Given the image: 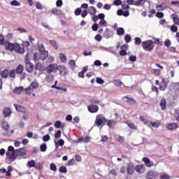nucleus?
Instances as JSON below:
<instances>
[{"label":"nucleus","mask_w":179,"mask_h":179,"mask_svg":"<svg viewBox=\"0 0 179 179\" xmlns=\"http://www.w3.org/2000/svg\"><path fill=\"white\" fill-rule=\"evenodd\" d=\"M6 157L10 162H15L17 159V155L16 154V150L13 146L10 145L8 147V151L6 152Z\"/></svg>","instance_id":"nucleus-1"},{"label":"nucleus","mask_w":179,"mask_h":179,"mask_svg":"<svg viewBox=\"0 0 179 179\" xmlns=\"http://www.w3.org/2000/svg\"><path fill=\"white\" fill-rule=\"evenodd\" d=\"M1 76L3 79H8L9 77L15 79L16 78V73L15 69L10 71L9 69H5L1 71Z\"/></svg>","instance_id":"nucleus-2"},{"label":"nucleus","mask_w":179,"mask_h":179,"mask_svg":"<svg viewBox=\"0 0 179 179\" xmlns=\"http://www.w3.org/2000/svg\"><path fill=\"white\" fill-rule=\"evenodd\" d=\"M142 47L145 51L151 52L155 48V42L152 40H148L142 42Z\"/></svg>","instance_id":"nucleus-3"},{"label":"nucleus","mask_w":179,"mask_h":179,"mask_svg":"<svg viewBox=\"0 0 179 179\" xmlns=\"http://www.w3.org/2000/svg\"><path fill=\"white\" fill-rule=\"evenodd\" d=\"M107 122V119L101 114L96 116L95 119V127H104Z\"/></svg>","instance_id":"nucleus-4"},{"label":"nucleus","mask_w":179,"mask_h":179,"mask_svg":"<svg viewBox=\"0 0 179 179\" xmlns=\"http://www.w3.org/2000/svg\"><path fill=\"white\" fill-rule=\"evenodd\" d=\"M24 71V66H23L22 64H19L16 67L15 72V73H17V75H22L21 76V79H26V73H23Z\"/></svg>","instance_id":"nucleus-5"},{"label":"nucleus","mask_w":179,"mask_h":179,"mask_svg":"<svg viewBox=\"0 0 179 179\" xmlns=\"http://www.w3.org/2000/svg\"><path fill=\"white\" fill-rule=\"evenodd\" d=\"M27 167H28L29 169H31L32 167H34V169H36V170H41L42 169L41 164H36V161L33 159L31 161H28L27 164Z\"/></svg>","instance_id":"nucleus-6"},{"label":"nucleus","mask_w":179,"mask_h":179,"mask_svg":"<svg viewBox=\"0 0 179 179\" xmlns=\"http://www.w3.org/2000/svg\"><path fill=\"white\" fill-rule=\"evenodd\" d=\"M58 64H52L48 66L45 69V71L47 73H52V72H57Z\"/></svg>","instance_id":"nucleus-7"},{"label":"nucleus","mask_w":179,"mask_h":179,"mask_svg":"<svg viewBox=\"0 0 179 179\" xmlns=\"http://www.w3.org/2000/svg\"><path fill=\"white\" fill-rule=\"evenodd\" d=\"M57 71H59V74L61 76H66L68 75V70L65 66H57Z\"/></svg>","instance_id":"nucleus-8"},{"label":"nucleus","mask_w":179,"mask_h":179,"mask_svg":"<svg viewBox=\"0 0 179 179\" xmlns=\"http://www.w3.org/2000/svg\"><path fill=\"white\" fill-rule=\"evenodd\" d=\"M134 170L138 174H143V173L146 171V168L145 167V165L139 164L134 167Z\"/></svg>","instance_id":"nucleus-9"},{"label":"nucleus","mask_w":179,"mask_h":179,"mask_svg":"<svg viewBox=\"0 0 179 179\" xmlns=\"http://www.w3.org/2000/svg\"><path fill=\"white\" fill-rule=\"evenodd\" d=\"M87 110L91 114H94L99 111V106L92 103L87 106Z\"/></svg>","instance_id":"nucleus-10"},{"label":"nucleus","mask_w":179,"mask_h":179,"mask_svg":"<svg viewBox=\"0 0 179 179\" xmlns=\"http://www.w3.org/2000/svg\"><path fill=\"white\" fill-rule=\"evenodd\" d=\"M127 173L129 174V176H132V174L135 173V166H134V164H127Z\"/></svg>","instance_id":"nucleus-11"},{"label":"nucleus","mask_w":179,"mask_h":179,"mask_svg":"<svg viewBox=\"0 0 179 179\" xmlns=\"http://www.w3.org/2000/svg\"><path fill=\"white\" fill-rule=\"evenodd\" d=\"M14 51L17 54H24V46L23 45L20 46V45L15 43Z\"/></svg>","instance_id":"nucleus-12"},{"label":"nucleus","mask_w":179,"mask_h":179,"mask_svg":"<svg viewBox=\"0 0 179 179\" xmlns=\"http://www.w3.org/2000/svg\"><path fill=\"white\" fill-rule=\"evenodd\" d=\"M16 155L17 157H19V156H26V155H27V150L24 148L17 149Z\"/></svg>","instance_id":"nucleus-13"},{"label":"nucleus","mask_w":179,"mask_h":179,"mask_svg":"<svg viewBox=\"0 0 179 179\" xmlns=\"http://www.w3.org/2000/svg\"><path fill=\"white\" fill-rule=\"evenodd\" d=\"M142 162H143L146 167H153V166H155V164L153 163V162L150 161V159L146 157H144L142 159Z\"/></svg>","instance_id":"nucleus-14"},{"label":"nucleus","mask_w":179,"mask_h":179,"mask_svg":"<svg viewBox=\"0 0 179 179\" xmlns=\"http://www.w3.org/2000/svg\"><path fill=\"white\" fill-rule=\"evenodd\" d=\"M25 69L27 72H28V73H32L33 71H34V64H33V63H25Z\"/></svg>","instance_id":"nucleus-15"},{"label":"nucleus","mask_w":179,"mask_h":179,"mask_svg":"<svg viewBox=\"0 0 179 179\" xmlns=\"http://www.w3.org/2000/svg\"><path fill=\"white\" fill-rule=\"evenodd\" d=\"M167 86H168V83L167 81H166V78H162V83L159 85V90L164 92V90L167 89Z\"/></svg>","instance_id":"nucleus-16"},{"label":"nucleus","mask_w":179,"mask_h":179,"mask_svg":"<svg viewBox=\"0 0 179 179\" xmlns=\"http://www.w3.org/2000/svg\"><path fill=\"white\" fill-rule=\"evenodd\" d=\"M157 177H158L157 173L153 171H150L146 174V178L148 179H155V178H157Z\"/></svg>","instance_id":"nucleus-17"},{"label":"nucleus","mask_w":179,"mask_h":179,"mask_svg":"<svg viewBox=\"0 0 179 179\" xmlns=\"http://www.w3.org/2000/svg\"><path fill=\"white\" fill-rule=\"evenodd\" d=\"M15 47H16V43H5V48L8 51H15Z\"/></svg>","instance_id":"nucleus-18"},{"label":"nucleus","mask_w":179,"mask_h":179,"mask_svg":"<svg viewBox=\"0 0 179 179\" xmlns=\"http://www.w3.org/2000/svg\"><path fill=\"white\" fill-rule=\"evenodd\" d=\"M14 107L15 110L18 111V113H22L23 114H26V108H24V106L15 103Z\"/></svg>","instance_id":"nucleus-19"},{"label":"nucleus","mask_w":179,"mask_h":179,"mask_svg":"<svg viewBox=\"0 0 179 179\" xmlns=\"http://www.w3.org/2000/svg\"><path fill=\"white\" fill-rule=\"evenodd\" d=\"M166 128L169 131H174V129H177V128H178V123H169L167 124Z\"/></svg>","instance_id":"nucleus-20"},{"label":"nucleus","mask_w":179,"mask_h":179,"mask_svg":"<svg viewBox=\"0 0 179 179\" xmlns=\"http://www.w3.org/2000/svg\"><path fill=\"white\" fill-rule=\"evenodd\" d=\"M10 114H12V110L9 108H4L3 110V115L5 118L8 117H10Z\"/></svg>","instance_id":"nucleus-21"},{"label":"nucleus","mask_w":179,"mask_h":179,"mask_svg":"<svg viewBox=\"0 0 179 179\" xmlns=\"http://www.w3.org/2000/svg\"><path fill=\"white\" fill-rule=\"evenodd\" d=\"M122 100L125 101V103H132L133 104H136V101L134 99V98H129L128 96H124Z\"/></svg>","instance_id":"nucleus-22"},{"label":"nucleus","mask_w":179,"mask_h":179,"mask_svg":"<svg viewBox=\"0 0 179 179\" xmlns=\"http://www.w3.org/2000/svg\"><path fill=\"white\" fill-rule=\"evenodd\" d=\"M159 106L162 110H166V108L167 107V101H166L165 99H161Z\"/></svg>","instance_id":"nucleus-23"},{"label":"nucleus","mask_w":179,"mask_h":179,"mask_svg":"<svg viewBox=\"0 0 179 179\" xmlns=\"http://www.w3.org/2000/svg\"><path fill=\"white\" fill-rule=\"evenodd\" d=\"M117 124V122L115 120H107L106 121V125H108V127L109 128H114V126Z\"/></svg>","instance_id":"nucleus-24"},{"label":"nucleus","mask_w":179,"mask_h":179,"mask_svg":"<svg viewBox=\"0 0 179 179\" xmlns=\"http://www.w3.org/2000/svg\"><path fill=\"white\" fill-rule=\"evenodd\" d=\"M48 57V53H47L45 51H42L40 53V61H45V59H47Z\"/></svg>","instance_id":"nucleus-25"},{"label":"nucleus","mask_w":179,"mask_h":179,"mask_svg":"<svg viewBox=\"0 0 179 179\" xmlns=\"http://www.w3.org/2000/svg\"><path fill=\"white\" fill-rule=\"evenodd\" d=\"M22 92H23V87H15L13 90L15 94H22Z\"/></svg>","instance_id":"nucleus-26"},{"label":"nucleus","mask_w":179,"mask_h":179,"mask_svg":"<svg viewBox=\"0 0 179 179\" xmlns=\"http://www.w3.org/2000/svg\"><path fill=\"white\" fill-rule=\"evenodd\" d=\"M173 17V23L175 24H177L178 26H179V17H178V15H176V14H173L172 15Z\"/></svg>","instance_id":"nucleus-27"},{"label":"nucleus","mask_w":179,"mask_h":179,"mask_svg":"<svg viewBox=\"0 0 179 179\" xmlns=\"http://www.w3.org/2000/svg\"><path fill=\"white\" fill-rule=\"evenodd\" d=\"M34 89L31 88L30 86H29L27 88H25V93L27 94V96H31Z\"/></svg>","instance_id":"nucleus-28"},{"label":"nucleus","mask_w":179,"mask_h":179,"mask_svg":"<svg viewBox=\"0 0 179 179\" xmlns=\"http://www.w3.org/2000/svg\"><path fill=\"white\" fill-rule=\"evenodd\" d=\"M1 128L4 129V131H9V123H8V122H3Z\"/></svg>","instance_id":"nucleus-29"},{"label":"nucleus","mask_w":179,"mask_h":179,"mask_svg":"<svg viewBox=\"0 0 179 179\" xmlns=\"http://www.w3.org/2000/svg\"><path fill=\"white\" fill-rule=\"evenodd\" d=\"M125 124H127V125H128L131 129H138V127L135 125V124H134V122H126Z\"/></svg>","instance_id":"nucleus-30"},{"label":"nucleus","mask_w":179,"mask_h":179,"mask_svg":"<svg viewBox=\"0 0 179 179\" xmlns=\"http://www.w3.org/2000/svg\"><path fill=\"white\" fill-rule=\"evenodd\" d=\"M144 3H146V0H136L134 1V5H136V6H139L141 5H143Z\"/></svg>","instance_id":"nucleus-31"},{"label":"nucleus","mask_w":179,"mask_h":179,"mask_svg":"<svg viewBox=\"0 0 179 179\" xmlns=\"http://www.w3.org/2000/svg\"><path fill=\"white\" fill-rule=\"evenodd\" d=\"M50 44L55 48V50H58V43H57V41L55 40L50 41Z\"/></svg>","instance_id":"nucleus-32"},{"label":"nucleus","mask_w":179,"mask_h":179,"mask_svg":"<svg viewBox=\"0 0 179 179\" xmlns=\"http://www.w3.org/2000/svg\"><path fill=\"white\" fill-rule=\"evenodd\" d=\"M54 127L55 128H64V125L62 126V122L59 121V120H57L55 122V124H54Z\"/></svg>","instance_id":"nucleus-33"},{"label":"nucleus","mask_w":179,"mask_h":179,"mask_svg":"<svg viewBox=\"0 0 179 179\" xmlns=\"http://www.w3.org/2000/svg\"><path fill=\"white\" fill-rule=\"evenodd\" d=\"M152 73H154L155 76H160V75H162V70L159 69H153Z\"/></svg>","instance_id":"nucleus-34"},{"label":"nucleus","mask_w":179,"mask_h":179,"mask_svg":"<svg viewBox=\"0 0 179 179\" xmlns=\"http://www.w3.org/2000/svg\"><path fill=\"white\" fill-rule=\"evenodd\" d=\"M98 26H100V27H107V21L106 20H101Z\"/></svg>","instance_id":"nucleus-35"},{"label":"nucleus","mask_w":179,"mask_h":179,"mask_svg":"<svg viewBox=\"0 0 179 179\" xmlns=\"http://www.w3.org/2000/svg\"><path fill=\"white\" fill-rule=\"evenodd\" d=\"M90 103H91V104H94H94H100V103H101V101H100L97 99L93 98L90 100Z\"/></svg>","instance_id":"nucleus-36"},{"label":"nucleus","mask_w":179,"mask_h":179,"mask_svg":"<svg viewBox=\"0 0 179 179\" xmlns=\"http://www.w3.org/2000/svg\"><path fill=\"white\" fill-rule=\"evenodd\" d=\"M45 80L46 82H52V80H54V76L51 74H48L46 76Z\"/></svg>","instance_id":"nucleus-37"},{"label":"nucleus","mask_w":179,"mask_h":179,"mask_svg":"<svg viewBox=\"0 0 179 179\" xmlns=\"http://www.w3.org/2000/svg\"><path fill=\"white\" fill-rule=\"evenodd\" d=\"M29 86L34 90V89H38V83L34 81L31 83V84Z\"/></svg>","instance_id":"nucleus-38"},{"label":"nucleus","mask_w":179,"mask_h":179,"mask_svg":"<svg viewBox=\"0 0 179 179\" xmlns=\"http://www.w3.org/2000/svg\"><path fill=\"white\" fill-rule=\"evenodd\" d=\"M59 173H63L64 174H66L68 173V169H66V166H62L59 169Z\"/></svg>","instance_id":"nucleus-39"},{"label":"nucleus","mask_w":179,"mask_h":179,"mask_svg":"<svg viewBox=\"0 0 179 179\" xmlns=\"http://www.w3.org/2000/svg\"><path fill=\"white\" fill-rule=\"evenodd\" d=\"M154 44H157V45H159V47H163V42L160 41V38H154Z\"/></svg>","instance_id":"nucleus-40"},{"label":"nucleus","mask_w":179,"mask_h":179,"mask_svg":"<svg viewBox=\"0 0 179 179\" xmlns=\"http://www.w3.org/2000/svg\"><path fill=\"white\" fill-rule=\"evenodd\" d=\"M31 54L27 53L24 57V64L30 63V57Z\"/></svg>","instance_id":"nucleus-41"},{"label":"nucleus","mask_w":179,"mask_h":179,"mask_svg":"<svg viewBox=\"0 0 179 179\" xmlns=\"http://www.w3.org/2000/svg\"><path fill=\"white\" fill-rule=\"evenodd\" d=\"M59 59H60L61 62H66V55L61 53L59 55Z\"/></svg>","instance_id":"nucleus-42"},{"label":"nucleus","mask_w":179,"mask_h":179,"mask_svg":"<svg viewBox=\"0 0 179 179\" xmlns=\"http://www.w3.org/2000/svg\"><path fill=\"white\" fill-rule=\"evenodd\" d=\"M125 34V31L124 30V28H118L117 30V34L118 36H122V34Z\"/></svg>","instance_id":"nucleus-43"},{"label":"nucleus","mask_w":179,"mask_h":179,"mask_svg":"<svg viewBox=\"0 0 179 179\" xmlns=\"http://www.w3.org/2000/svg\"><path fill=\"white\" fill-rule=\"evenodd\" d=\"M10 5H11V6H20V2L17 0H13L10 1Z\"/></svg>","instance_id":"nucleus-44"},{"label":"nucleus","mask_w":179,"mask_h":179,"mask_svg":"<svg viewBox=\"0 0 179 179\" xmlns=\"http://www.w3.org/2000/svg\"><path fill=\"white\" fill-rule=\"evenodd\" d=\"M134 41H135L136 45H141V44H142V39H141V38L139 37H136L134 38Z\"/></svg>","instance_id":"nucleus-45"},{"label":"nucleus","mask_w":179,"mask_h":179,"mask_svg":"<svg viewBox=\"0 0 179 179\" xmlns=\"http://www.w3.org/2000/svg\"><path fill=\"white\" fill-rule=\"evenodd\" d=\"M140 120L143 122V124H145V125H148V124H149V120L143 116H140Z\"/></svg>","instance_id":"nucleus-46"},{"label":"nucleus","mask_w":179,"mask_h":179,"mask_svg":"<svg viewBox=\"0 0 179 179\" xmlns=\"http://www.w3.org/2000/svg\"><path fill=\"white\" fill-rule=\"evenodd\" d=\"M35 69L36 71H43V64L41 63H38L35 66Z\"/></svg>","instance_id":"nucleus-47"},{"label":"nucleus","mask_w":179,"mask_h":179,"mask_svg":"<svg viewBox=\"0 0 179 179\" xmlns=\"http://www.w3.org/2000/svg\"><path fill=\"white\" fill-rule=\"evenodd\" d=\"M113 83L115 86H117L118 87L122 85V83L121 82V80H113Z\"/></svg>","instance_id":"nucleus-48"},{"label":"nucleus","mask_w":179,"mask_h":179,"mask_svg":"<svg viewBox=\"0 0 179 179\" xmlns=\"http://www.w3.org/2000/svg\"><path fill=\"white\" fill-rule=\"evenodd\" d=\"M52 13H53V15H61V11L58 10V8H52Z\"/></svg>","instance_id":"nucleus-49"},{"label":"nucleus","mask_w":179,"mask_h":179,"mask_svg":"<svg viewBox=\"0 0 179 179\" xmlns=\"http://www.w3.org/2000/svg\"><path fill=\"white\" fill-rule=\"evenodd\" d=\"M50 167L52 171H54V172L57 171V165H55V164L51 163L50 165Z\"/></svg>","instance_id":"nucleus-50"},{"label":"nucleus","mask_w":179,"mask_h":179,"mask_svg":"<svg viewBox=\"0 0 179 179\" xmlns=\"http://www.w3.org/2000/svg\"><path fill=\"white\" fill-rule=\"evenodd\" d=\"M171 30L173 33H177L178 31V27L173 24L171 27Z\"/></svg>","instance_id":"nucleus-51"},{"label":"nucleus","mask_w":179,"mask_h":179,"mask_svg":"<svg viewBox=\"0 0 179 179\" xmlns=\"http://www.w3.org/2000/svg\"><path fill=\"white\" fill-rule=\"evenodd\" d=\"M34 61H40V54L35 52L34 54Z\"/></svg>","instance_id":"nucleus-52"},{"label":"nucleus","mask_w":179,"mask_h":179,"mask_svg":"<svg viewBox=\"0 0 179 179\" xmlns=\"http://www.w3.org/2000/svg\"><path fill=\"white\" fill-rule=\"evenodd\" d=\"M40 150L41 152H45V150H47V144L43 143L41 145Z\"/></svg>","instance_id":"nucleus-53"},{"label":"nucleus","mask_w":179,"mask_h":179,"mask_svg":"<svg viewBox=\"0 0 179 179\" xmlns=\"http://www.w3.org/2000/svg\"><path fill=\"white\" fill-rule=\"evenodd\" d=\"M61 130H57V132L55 134V139H59L61 138Z\"/></svg>","instance_id":"nucleus-54"},{"label":"nucleus","mask_w":179,"mask_h":179,"mask_svg":"<svg viewBox=\"0 0 179 179\" xmlns=\"http://www.w3.org/2000/svg\"><path fill=\"white\" fill-rule=\"evenodd\" d=\"M90 13L91 15H96V12H97V10H96V8L91 6L90 7Z\"/></svg>","instance_id":"nucleus-55"},{"label":"nucleus","mask_w":179,"mask_h":179,"mask_svg":"<svg viewBox=\"0 0 179 179\" xmlns=\"http://www.w3.org/2000/svg\"><path fill=\"white\" fill-rule=\"evenodd\" d=\"M131 35L129 34H127L125 36H124V41L126 43H131Z\"/></svg>","instance_id":"nucleus-56"},{"label":"nucleus","mask_w":179,"mask_h":179,"mask_svg":"<svg viewBox=\"0 0 179 179\" xmlns=\"http://www.w3.org/2000/svg\"><path fill=\"white\" fill-rule=\"evenodd\" d=\"M92 29L93 31H97V30H99V24L94 23L92 26Z\"/></svg>","instance_id":"nucleus-57"},{"label":"nucleus","mask_w":179,"mask_h":179,"mask_svg":"<svg viewBox=\"0 0 179 179\" xmlns=\"http://www.w3.org/2000/svg\"><path fill=\"white\" fill-rule=\"evenodd\" d=\"M122 3V1L121 0H115L113 1V5L115 6H120Z\"/></svg>","instance_id":"nucleus-58"},{"label":"nucleus","mask_w":179,"mask_h":179,"mask_svg":"<svg viewBox=\"0 0 179 179\" xmlns=\"http://www.w3.org/2000/svg\"><path fill=\"white\" fill-rule=\"evenodd\" d=\"M82 13V9L80 8H78L75 10V15L76 16H79Z\"/></svg>","instance_id":"nucleus-59"},{"label":"nucleus","mask_w":179,"mask_h":179,"mask_svg":"<svg viewBox=\"0 0 179 179\" xmlns=\"http://www.w3.org/2000/svg\"><path fill=\"white\" fill-rule=\"evenodd\" d=\"M156 16L159 19H162V18L164 17V14L163 13H162V12H157L156 13Z\"/></svg>","instance_id":"nucleus-60"},{"label":"nucleus","mask_w":179,"mask_h":179,"mask_svg":"<svg viewBox=\"0 0 179 179\" xmlns=\"http://www.w3.org/2000/svg\"><path fill=\"white\" fill-rule=\"evenodd\" d=\"M164 45L165 47H170V45H171V41H170V39H166L164 41Z\"/></svg>","instance_id":"nucleus-61"},{"label":"nucleus","mask_w":179,"mask_h":179,"mask_svg":"<svg viewBox=\"0 0 179 179\" xmlns=\"http://www.w3.org/2000/svg\"><path fill=\"white\" fill-rule=\"evenodd\" d=\"M174 117H175L176 121L179 122V110H176L175 111Z\"/></svg>","instance_id":"nucleus-62"},{"label":"nucleus","mask_w":179,"mask_h":179,"mask_svg":"<svg viewBox=\"0 0 179 179\" xmlns=\"http://www.w3.org/2000/svg\"><path fill=\"white\" fill-rule=\"evenodd\" d=\"M129 59L131 61V62H136V56L135 55H131L129 57Z\"/></svg>","instance_id":"nucleus-63"},{"label":"nucleus","mask_w":179,"mask_h":179,"mask_svg":"<svg viewBox=\"0 0 179 179\" xmlns=\"http://www.w3.org/2000/svg\"><path fill=\"white\" fill-rule=\"evenodd\" d=\"M160 179H170V176L166 173L163 174L162 176H161Z\"/></svg>","instance_id":"nucleus-64"}]
</instances>
